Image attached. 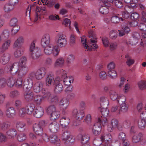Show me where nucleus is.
<instances>
[{
	"instance_id": "obj_1",
	"label": "nucleus",
	"mask_w": 146,
	"mask_h": 146,
	"mask_svg": "<svg viewBox=\"0 0 146 146\" xmlns=\"http://www.w3.org/2000/svg\"><path fill=\"white\" fill-rule=\"evenodd\" d=\"M29 54L33 60L38 59L41 56L40 49L37 47H35L34 42H33L30 46Z\"/></svg>"
},
{
	"instance_id": "obj_2",
	"label": "nucleus",
	"mask_w": 146,
	"mask_h": 146,
	"mask_svg": "<svg viewBox=\"0 0 146 146\" xmlns=\"http://www.w3.org/2000/svg\"><path fill=\"white\" fill-rule=\"evenodd\" d=\"M44 97L50 103L56 104L58 102V97L56 95H53L49 92L46 91L45 92Z\"/></svg>"
},
{
	"instance_id": "obj_3",
	"label": "nucleus",
	"mask_w": 146,
	"mask_h": 146,
	"mask_svg": "<svg viewBox=\"0 0 146 146\" xmlns=\"http://www.w3.org/2000/svg\"><path fill=\"white\" fill-rule=\"evenodd\" d=\"M57 36L58 38L56 41V43L58 47L62 48L65 46L67 44L65 36L60 33L57 34Z\"/></svg>"
},
{
	"instance_id": "obj_4",
	"label": "nucleus",
	"mask_w": 146,
	"mask_h": 146,
	"mask_svg": "<svg viewBox=\"0 0 146 146\" xmlns=\"http://www.w3.org/2000/svg\"><path fill=\"white\" fill-rule=\"evenodd\" d=\"M59 77H57L55 79L53 82V86L54 88V91L57 94L60 93L63 90V86L61 83Z\"/></svg>"
},
{
	"instance_id": "obj_5",
	"label": "nucleus",
	"mask_w": 146,
	"mask_h": 146,
	"mask_svg": "<svg viewBox=\"0 0 146 146\" xmlns=\"http://www.w3.org/2000/svg\"><path fill=\"white\" fill-rule=\"evenodd\" d=\"M19 68V65L18 62H15L12 64L8 65L5 68V69H7V71L11 72H13V73H17Z\"/></svg>"
},
{
	"instance_id": "obj_6",
	"label": "nucleus",
	"mask_w": 146,
	"mask_h": 146,
	"mask_svg": "<svg viewBox=\"0 0 146 146\" xmlns=\"http://www.w3.org/2000/svg\"><path fill=\"white\" fill-rule=\"evenodd\" d=\"M101 122V119L99 118L98 120V122L95 123L93 125L92 128L93 133L95 135H97L100 133L102 128L101 126L100 123Z\"/></svg>"
},
{
	"instance_id": "obj_7",
	"label": "nucleus",
	"mask_w": 146,
	"mask_h": 146,
	"mask_svg": "<svg viewBox=\"0 0 146 146\" xmlns=\"http://www.w3.org/2000/svg\"><path fill=\"white\" fill-rule=\"evenodd\" d=\"M72 114L74 115L75 116L76 119L78 121L83 119L85 115L84 111L83 110L76 109L73 110Z\"/></svg>"
},
{
	"instance_id": "obj_8",
	"label": "nucleus",
	"mask_w": 146,
	"mask_h": 146,
	"mask_svg": "<svg viewBox=\"0 0 146 146\" xmlns=\"http://www.w3.org/2000/svg\"><path fill=\"white\" fill-rule=\"evenodd\" d=\"M33 81L31 79L25 80L23 82L22 87L24 91L31 90V89L33 85Z\"/></svg>"
},
{
	"instance_id": "obj_9",
	"label": "nucleus",
	"mask_w": 146,
	"mask_h": 146,
	"mask_svg": "<svg viewBox=\"0 0 146 146\" xmlns=\"http://www.w3.org/2000/svg\"><path fill=\"white\" fill-rule=\"evenodd\" d=\"M16 114V110L13 107L8 108L6 110V116L9 118H13L15 116Z\"/></svg>"
},
{
	"instance_id": "obj_10",
	"label": "nucleus",
	"mask_w": 146,
	"mask_h": 146,
	"mask_svg": "<svg viewBox=\"0 0 146 146\" xmlns=\"http://www.w3.org/2000/svg\"><path fill=\"white\" fill-rule=\"evenodd\" d=\"M46 72V69L44 67H41L37 70L35 72L36 79L40 80L45 75Z\"/></svg>"
},
{
	"instance_id": "obj_11",
	"label": "nucleus",
	"mask_w": 146,
	"mask_h": 146,
	"mask_svg": "<svg viewBox=\"0 0 146 146\" xmlns=\"http://www.w3.org/2000/svg\"><path fill=\"white\" fill-rule=\"evenodd\" d=\"M60 126L58 123L55 122L51 123L49 125L48 129L50 132L56 133L59 129Z\"/></svg>"
},
{
	"instance_id": "obj_12",
	"label": "nucleus",
	"mask_w": 146,
	"mask_h": 146,
	"mask_svg": "<svg viewBox=\"0 0 146 146\" xmlns=\"http://www.w3.org/2000/svg\"><path fill=\"white\" fill-rule=\"evenodd\" d=\"M49 139V141L51 143L55 144L57 146L60 145L61 144L60 140L56 134H54L50 135Z\"/></svg>"
},
{
	"instance_id": "obj_13",
	"label": "nucleus",
	"mask_w": 146,
	"mask_h": 146,
	"mask_svg": "<svg viewBox=\"0 0 146 146\" xmlns=\"http://www.w3.org/2000/svg\"><path fill=\"white\" fill-rule=\"evenodd\" d=\"M50 36L48 34H46L41 39V44L43 47H45L50 44Z\"/></svg>"
},
{
	"instance_id": "obj_14",
	"label": "nucleus",
	"mask_w": 146,
	"mask_h": 146,
	"mask_svg": "<svg viewBox=\"0 0 146 146\" xmlns=\"http://www.w3.org/2000/svg\"><path fill=\"white\" fill-rule=\"evenodd\" d=\"M24 96L25 100L27 102H30L33 98V93L32 90H27L24 91Z\"/></svg>"
},
{
	"instance_id": "obj_15",
	"label": "nucleus",
	"mask_w": 146,
	"mask_h": 146,
	"mask_svg": "<svg viewBox=\"0 0 146 146\" xmlns=\"http://www.w3.org/2000/svg\"><path fill=\"white\" fill-rule=\"evenodd\" d=\"M118 124L117 120L116 119H112L110 125H108L107 129L110 132H112L114 129L117 127Z\"/></svg>"
},
{
	"instance_id": "obj_16",
	"label": "nucleus",
	"mask_w": 146,
	"mask_h": 146,
	"mask_svg": "<svg viewBox=\"0 0 146 146\" xmlns=\"http://www.w3.org/2000/svg\"><path fill=\"white\" fill-rule=\"evenodd\" d=\"M125 9L126 12H124L122 13V17L125 19H127L130 16L129 13H131V12L133 10V8L130 6L127 5L125 7Z\"/></svg>"
},
{
	"instance_id": "obj_17",
	"label": "nucleus",
	"mask_w": 146,
	"mask_h": 146,
	"mask_svg": "<svg viewBox=\"0 0 146 146\" xmlns=\"http://www.w3.org/2000/svg\"><path fill=\"white\" fill-rule=\"evenodd\" d=\"M70 121V119L69 118L63 117L60 120V123L63 128H67Z\"/></svg>"
},
{
	"instance_id": "obj_18",
	"label": "nucleus",
	"mask_w": 146,
	"mask_h": 146,
	"mask_svg": "<svg viewBox=\"0 0 146 146\" xmlns=\"http://www.w3.org/2000/svg\"><path fill=\"white\" fill-rule=\"evenodd\" d=\"M44 110L41 107H38L36 108L34 112V116L37 118H39L41 117L44 114Z\"/></svg>"
},
{
	"instance_id": "obj_19",
	"label": "nucleus",
	"mask_w": 146,
	"mask_h": 146,
	"mask_svg": "<svg viewBox=\"0 0 146 146\" xmlns=\"http://www.w3.org/2000/svg\"><path fill=\"white\" fill-rule=\"evenodd\" d=\"M33 129L35 133L39 136H42L43 133V128L36 123L33 126Z\"/></svg>"
},
{
	"instance_id": "obj_20",
	"label": "nucleus",
	"mask_w": 146,
	"mask_h": 146,
	"mask_svg": "<svg viewBox=\"0 0 146 146\" xmlns=\"http://www.w3.org/2000/svg\"><path fill=\"white\" fill-rule=\"evenodd\" d=\"M10 55L7 53L4 54L1 57L0 62L3 65L7 63L10 59Z\"/></svg>"
},
{
	"instance_id": "obj_21",
	"label": "nucleus",
	"mask_w": 146,
	"mask_h": 146,
	"mask_svg": "<svg viewBox=\"0 0 146 146\" xmlns=\"http://www.w3.org/2000/svg\"><path fill=\"white\" fill-rule=\"evenodd\" d=\"M7 137L10 139H13L17 135V131L15 129H11L6 132Z\"/></svg>"
},
{
	"instance_id": "obj_22",
	"label": "nucleus",
	"mask_w": 146,
	"mask_h": 146,
	"mask_svg": "<svg viewBox=\"0 0 146 146\" xmlns=\"http://www.w3.org/2000/svg\"><path fill=\"white\" fill-rule=\"evenodd\" d=\"M28 71L27 66H19L17 73L21 76H22L25 75Z\"/></svg>"
},
{
	"instance_id": "obj_23",
	"label": "nucleus",
	"mask_w": 146,
	"mask_h": 146,
	"mask_svg": "<svg viewBox=\"0 0 146 146\" xmlns=\"http://www.w3.org/2000/svg\"><path fill=\"white\" fill-rule=\"evenodd\" d=\"M11 41L9 39L5 41L2 47L0 48V53H2L7 50L10 46Z\"/></svg>"
},
{
	"instance_id": "obj_24",
	"label": "nucleus",
	"mask_w": 146,
	"mask_h": 146,
	"mask_svg": "<svg viewBox=\"0 0 146 146\" xmlns=\"http://www.w3.org/2000/svg\"><path fill=\"white\" fill-rule=\"evenodd\" d=\"M43 47H44V52L47 55H49L52 53L54 48V46L52 44Z\"/></svg>"
},
{
	"instance_id": "obj_25",
	"label": "nucleus",
	"mask_w": 146,
	"mask_h": 146,
	"mask_svg": "<svg viewBox=\"0 0 146 146\" xmlns=\"http://www.w3.org/2000/svg\"><path fill=\"white\" fill-rule=\"evenodd\" d=\"M110 5L108 4L107 3H105L103 5L101 6L99 9L100 13L103 14H106L109 12L108 7Z\"/></svg>"
},
{
	"instance_id": "obj_26",
	"label": "nucleus",
	"mask_w": 146,
	"mask_h": 146,
	"mask_svg": "<svg viewBox=\"0 0 146 146\" xmlns=\"http://www.w3.org/2000/svg\"><path fill=\"white\" fill-rule=\"evenodd\" d=\"M120 109L119 112L120 113L122 112L123 113L127 112L128 110L129 105L127 103H123L119 105Z\"/></svg>"
},
{
	"instance_id": "obj_27",
	"label": "nucleus",
	"mask_w": 146,
	"mask_h": 146,
	"mask_svg": "<svg viewBox=\"0 0 146 146\" xmlns=\"http://www.w3.org/2000/svg\"><path fill=\"white\" fill-rule=\"evenodd\" d=\"M11 123L9 121H4L0 124V129L3 131H5L10 127Z\"/></svg>"
},
{
	"instance_id": "obj_28",
	"label": "nucleus",
	"mask_w": 146,
	"mask_h": 146,
	"mask_svg": "<svg viewBox=\"0 0 146 146\" xmlns=\"http://www.w3.org/2000/svg\"><path fill=\"white\" fill-rule=\"evenodd\" d=\"M24 42V38L22 36L19 37L15 41L14 44V46L15 48H20Z\"/></svg>"
},
{
	"instance_id": "obj_29",
	"label": "nucleus",
	"mask_w": 146,
	"mask_h": 146,
	"mask_svg": "<svg viewBox=\"0 0 146 146\" xmlns=\"http://www.w3.org/2000/svg\"><path fill=\"white\" fill-rule=\"evenodd\" d=\"M100 103L101 107L104 108H107L109 104L107 98L104 96L100 98Z\"/></svg>"
},
{
	"instance_id": "obj_30",
	"label": "nucleus",
	"mask_w": 146,
	"mask_h": 146,
	"mask_svg": "<svg viewBox=\"0 0 146 146\" xmlns=\"http://www.w3.org/2000/svg\"><path fill=\"white\" fill-rule=\"evenodd\" d=\"M88 36L89 38L92 37L90 40L91 42L92 43H94L97 42L96 40V34L94 32V29H90L88 32Z\"/></svg>"
},
{
	"instance_id": "obj_31",
	"label": "nucleus",
	"mask_w": 146,
	"mask_h": 146,
	"mask_svg": "<svg viewBox=\"0 0 146 146\" xmlns=\"http://www.w3.org/2000/svg\"><path fill=\"white\" fill-rule=\"evenodd\" d=\"M43 84L41 82H38L35 83L34 86V91L36 93L40 92L42 89Z\"/></svg>"
},
{
	"instance_id": "obj_32",
	"label": "nucleus",
	"mask_w": 146,
	"mask_h": 146,
	"mask_svg": "<svg viewBox=\"0 0 146 146\" xmlns=\"http://www.w3.org/2000/svg\"><path fill=\"white\" fill-rule=\"evenodd\" d=\"M143 135L141 133H139L137 134L133 135L132 137V141L134 143H137L139 142L141 138L143 137Z\"/></svg>"
},
{
	"instance_id": "obj_33",
	"label": "nucleus",
	"mask_w": 146,
	"mask_h": 146,
	"mask_svg": "<svg viewBox=\"0 0 146 146\" xmlns=\"http://www.w3.org/2000/svg\"><path fill=\"white\" fill-rule=\"evenodd\" d=\"M35 108V105L32 103L28 104L26 106L25 109L27 113L28 114L32 113Z\"/></svg>"
},
{
	"instance_id": "obj_34",
	"label": "nucleus",
	"mask_w": 146,
	"mask_h": 146,
	"mask_svg": "<svg viewBox=\"0 0 146 146\" xmlns=\"http://www.w3.org/2000/svg\"><path fill=\"white\" fill-rule=\"evenodd\" d=\"M69 104V102L66 98H63L61 100L60 102V105L62 107H64L65 109H67Z\"/></svg>"
},
{
	"instance_id": "obj_35",
	"label": "nucleus",
	"mask_w": 146,
	"mask_h": 146,
	"mask_svg": "<svg viewBox=\"0 0 146 146\" xmlns=\"http://www.w3.org/2000/svg\"><path fill=\"white\" fill-rule=\"evenodd\" d=\"M144 116V115L142 116L143 118L139 120L138 122V127L141 129H143L146 125L145 117H143Z\"/></svg>"
},
{
	"instance_id": "obj_36",
	"label": "nucleus",
	"mask_w": 146,
	"mask_h": 146,
	"mask_svg": "<svg viewBox=\"0 0 146 146\" xmlns=\"http://www.w3.org/2000/svg\"><path fill=\"white\" fill-rule=\"evenodd\" d=\"M57 111L56 106L54 105H51L49 106L46 109L47 114L49 115Z\"/></svg>"
},
{
	"instance_id": "obj_37",
	"label": "nucleus",
	"mask_w": 146,
	"mask_h": 146,
	"mask_svg": "<svg viewBox=\"0 0 146 146\" xmlns=\"http://www.w3.org/2000/svg\"><path fill=\"white\" fill-rule=\"evenodd\" d=\"M44 98H45L44 95L43 96L40 95H36L35 96L34 98L35 101L37 105H40L44 100Z\"/></svg>"
},
{
	"instance_id": "obj_38",
	"label": "nucleus",
	"mask_w": 146,
	"mask_h": 146,
	"mask_svg": "<svg viewBox=\"0 0 146 146\" xmlns=\"http://www.w3.org/2000/svg\"><path fill=\"white\" fill-rule=\"evenodd\" d=\"M65 144L67 145H72L74 141V139L73 136L70 135L66 140L64 141Z\"/></svg>"
},
{
	"instance_id": "obj_39",
	"label": "nucleus",
	"mask_w": 146,
	"mask_h": 146,
	"mask_svg": "<svg viewBox=\"0 0 146 146\" xmlns=\"http://www.w3.org/2000/svg\"><path fill=\"white\" fill-rule=\"evenodd\" d=\"M25 123L23 122L17 121L16 123V127L19 131L24 130L25 129Z\"/></svg>"
},
{
	"instance_id": "obj_40",
	"label": "nucleus",
	"mask_w": 146,
	"mask_h": 146,
	"mask_svg": "<svg viewBox=\"0 0 146 146\" xmlns=\"http://www.w3.org/2000/svg\"><path fill=\"white\" fill-rule=\"evenodd\" d=\"M120 19L122 21H123L124 20L123 18L119 17L118 15H114L111 17V21L113 23H119Z\"/></svg>"
},
{
	"instance_id": "obj_41",
	"label": "nucleus",
	"mask_w": 146,
	"mask_h": 146,
	"mask_svg": "<svg viewBox=\"0 0 146 146\" xmlns=\"http://www.w3.org/2000/svg\"><path fill=\"white\" fill-rule=\"evenodd\" d=\"M71 135L70 132L67 130H62V133L61 139L63 141L66 140Z\"/></svg>"
},
{
	"instance_id": "obj_42",
	"label": "nucleus",
	"mask_w": 146,
	"mask_h": 146,
	"mask_svg": "<svg viewBox=\"0 0 146 146\" xmlns=\"http://www.w3.org/2000/svg\"><path fill=\"white\" fill-rule=\"evenodd\" d=\"M16 81L15 77H11L9 78L7 81V84L8 86L11 87L14 85Z\"/></svg>"
},
{
	"instance_id": "obj_43",
	"label": "nucleus",
	"mask_w": 146,
	"mask_h": 146,
	"mask_svg": "<svg viewBox=\"0 0 146 146\" xmlns=\"http://www.w3.org/2000/svg\"><path fill=\"white\" fill-rule=\"evenodd\" d=\"M27 61V59L26 56H22L18 62L19 66H27L26 64Z\"/></svg>"
},
{
	"instance_id": "obj_44",
	"label": "nucleus",
	"mask_w": 146,
	"mask_h": 146,
	"mask_svg": "<svg viewBox=\"0 0 146 146\" xmlns=\"http://www.w3.org/2000/svg\"><path fill=\"white\" fill-rule=\"evenodd\" d=\"M99 110H101L102 116L107 117L108 116L109 113V111L107 109V108H104L101 107L99 108Z\"/></svg>"
},
{
	"instance_id": "obj_45",
	"label": "nucleus",
	"mask_w": 146,
	"mask_h": 146,
	"mask_svg": "<svg viewBox=\"0 0 146 146\" xmlns=\"http://www.w3.org/2000/svg\"><path fill=\"white\" fill-rule=\"evenodd\" d=\"M64 59L62 57H60L56 60L55 65L56 66L60 67L62 66L64 63Z\"/></svg>"
},
{
	"instance_id": "obj_46",
	"label": "nucleus",
	"mask_w": 146,
	"mask_h": 146,
	"mask_svg": "<svg viewBox=\"0 0 146 146\" xmlns=\"http://www.w3.org/2000/svg\"><path fill=\"white\" fill-rule=\"evenodd\" d=\"M110 97L111 99L113 101H117L119 96L117 95V93L114 90H110Z\"/></svg>"
},
{
	"instance_id": "obj_47",
	"label": "nucleus",
	"mask_w": 146,
	"mask_h": 146,
	"mask_svg": "<svg viewBox=\"0 0 146 146\" xmlns=\"http://www.w3.org/2000/svg\"><path fill=\"white\" fill-rule=\"evenodd\" d=\"M57 74L58 75H60L61 78H60V76H58V77H59L60 79H61V81H62V80L64 78H67V76L66 75V72L64 70H58L57 72Z\"/></svg>"
},
{
	"instance_id": "obj_48",
	"label": "nucleus",
	"mask_w": 146,
	"mask_h": 146,
	"mask_svg": "<svg viewBox=\"0 0 146 146\" xmlns=\"http://www.w3.org/2000/svg\"><path fill=\"white\" fill-rule=\"evenodd\" d=\"M108 76L112 79H115L117 77V72L114 70L108 71Z\"/></svg>"
},
{
	"instance_id": "obj_49",
	"label": "nucleus",
	"mask_w": 146,
	"mask_h": 146,
	"mask_svg": "<svg viewBox=\"0 0 146 146\" xmlns=\"http://www.w3.org/2000/svg\"><path fill=\"white\" fill-rule=\"evenodd\" d=\"M54 77L51 75H48L46 79V84L47 86H50L53 81Z\"/></svg>"
},
{
	"instance_id": "obj_50",
	"label": "nucleus",
	"mask_w": 146,
	"mask_h": 146,
	"mask_svg": "<svg viewBox=\"0 0 146 146\" xmlns=\"http://www.w3.org/2000/svg\"><path fill=\"white\" fill-rule=\"evenodd\" d=\"M51 120L54 121L58 118L60 116L59 113L56 111L49 115Z\"/></svg>"
},
{
	"instance_id": "obj_51",
	"label": "nucleus",
	"mask_w": 146,
	"mask_h": 146,
	"mask_svg": "<svg viewBox=\"0 0 146 146\" xmlns=\"http://www.w3.org/2000/svg\"><path fill=\"white\" fill-rule=\"evenodd\" d=\"M14 52V55L15 57L16 58H18L21 56L23 53V49L21 48H18Z\"/></svg>"
},
{
	"instance_id": "obj_52",
	"label": "nucleus",
	"mask_w": 146,
	"mask_h": 146,
	"mask_svg": "<svg viewBox=\"0 0 146 146\" xmlns=\"http://www.w3.org/2000/svg\"><path fill=\"white\" fill-rule=\"evenodd\" d=\"M14 8V7L9 3L8 4L5 5L4 7V9L6 12H9L11 11Z\"/></svg>"
},
{
	"instance_id": "obj_53",
	"label": "nucleus",
	"mask_w": 146,
	"mask_h": 146,
	"mask_svg": "<svg viewBox=\"0 0 146 146\" xmlns=\"http://www.w3.org/2000/svg\"><path fill=\"white\" fill-rule=\"evenodd\" d=\"M9 31L7 30H5L3 31L0 36L1 38L6 40L9 38Z\"/></svg>"
},
{
	"instance_id": "obj_54",
	"label": "nucleus",
	"mask_w": 146,
	"mask_h": 146,
	"mask_svg": "<svg viewBox=\"0 0 146 146\" xmlns=\"http://www.w3.org/2000/svg\"><path fill=\"white\" fill-rule=\"evenodd\" d=\"M138 87L140 90L146 89V81L142 80L139 82L138 84Z\"/></svg>"
},
{
	"instance_id": "obj_55",
	"label": "nucleus",
	"mask_w": 146,
	"mask_h": 146,
	"mask_svg": "<svg viewBox=\"0 0 146 146\" xmlns=\"http://www.w3.org/2000/svg\"><path fill=\"white\" fill-rule=\"evenodd\" d=\"M117 101L118 103H119V105L123 103H127L126 102V98L123 95L121 96H119Z\"/></svg>"
},
{
	"instance_id": "obj_56",
	"label": "nucleus",
	"mask_w": 146,
	"mask_h": 146,
	"mask_svg": "<svg viewBox=\"0 0 146 146\" xmlns=\"http://www.w3.org/2000/svg\"><path fill=\"white\" fill-rule=\"evenodd\" d=\"M26 135L24 133H21L19 134L17 136V139L20 142L23 141L26 139Z\"/></svg>"
},
{
	"instance_id": "obj_57",
	"label": "nucleus",
	"mask_w": 146,
	"mask_h": 146,
	"mask_svg": "<svg viewBox=\"0 0 146 146\" xmlns=\"http://www.w3.org/2000/svg\"><path fill=\"white\" fill-rule=\"evenodd\" d=\"M125 58L127 59L126 63L127 65L129 66H130L134 63V61L131 58V57L128 54H127L125 56Z\"/></svg>"
},
{
	"instance_id": "obj_58",
	"label": "nucleus",
	"mask_w": 146,
	"mask_h": 146,
	"mask_svg": "<svg viewBox=\"0 0 146 146\" xmlns=\"http://www.w3.org/2000/svg\"><path fill=\"white\" fill-rule=\"evenodd\" d=\"M112 137L111 135L108 134L105 136L102 135L100 137V139L102 142L105 141V142L108 141L110 139L111 140Z\"/></svg>"
},
{
	"instance_id": "obj_59",
	"label": "nucleus",
	"mask_w": 146,
	"mask_h": 146,
	"mask_svg": "<svg viewBox=\"0 0 146 146\" xmlns=\"http://www.w3.org/2000/svg\"><path fill=\"white\" fill-rule=\"evenodd\" d=\"M90 139V137L88 135L84 134L82 136L81 142L82 144L87 143Z\"/></svg>"
},
{
	"instance_id": "obj_60",
	"label": "nucleus",
	"mask_w": 146,
	"mask_h": 146,
	"mask_svg": "<svg viewBox=\"0 0 146 146\" xmlns=\"http://www.w3.org/2000/svg\"><path fill=\"white\" fill-rule=\"evenodd\" d=\"M84 122L88 125L91 123L92 122V117L90 114H88L86 115Z\"/></svg>"
},
{
	"instance_id": "obj_61",
	"label": "nucleus",
	"mask_w": 146,
	"mask_h": 146,
	"mask_svg": "<svg viewBox=\"0 0 146 146\" xmlns=\"http://www.w3.org/2000/svg\"><path fill=\"white\" fill-rule=\"evenodd\" d=\"M74 56L72 54H70L66 57V62L67 64H70L74 60Z\"/></svg>"
},
{
	"instance_id": "obj_62",
	"label": "nucleus",
	"mask_w": 146,
	"mask_h": 146,
	"mask_svg": "<svg viewBox=\"0 0 146 146\" xmlns=\"http://www.w3.org/2000/svg\"><path fill=\"white\" fill-rule=\"evenodd\" d=\"M7 137L6 135L2 133H0V144L6 142Z\"/></svg>"
},
{
	"instance_id": "obj_63",
	"label": "nucleus",
	"mask_w": 146,
	"mask_h": 146,
	"mask_svg": "<svg viewBox=\"0 0 146 146\" xmlns=\"http://www.w3.org/2000/svg\"><path fill=\"white\" fill-rule=\"evenodd\" d=\"M110 38L114 40L117 37V35L114 30L111 31L109 34Z\"/></svg>"
},
{
	"instance_id": "obj_64",
	"label": "nucleus",
	"mask_w": 146,
	"mask_h": 146,
	"mask_svg": "<svg viewBox=\"0 0 146 146\" xmlns=\"http://www.w3.org/2000/svg\"><path fill=\"white\" fill-rule=\"evenodd\" d=\"M138 27L139 29L141 31H146V25L144 23H139Z\"/></svg>"
}]
</instances>
